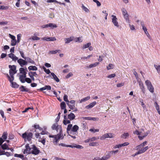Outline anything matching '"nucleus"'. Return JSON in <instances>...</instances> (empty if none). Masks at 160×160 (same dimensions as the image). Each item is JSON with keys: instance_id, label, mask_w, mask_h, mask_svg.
Listing matches in <instances>:
<instances>
[{"instance_id": "f257e3e1", "label": "nucleus", "mask_w": 160, "mask_h": 160, "mask_svg": "<svg viewBox=\"0 0 160 160\" xmlns=\"http://www.w3.org/2000/svg\"><path fill=\"white\" fill-rule=\"evenodd\" d=\"M147 141H145L136 147V150L138 151V152L140 154L144 152L149 148L148 146H146L144 147L147 144Z\"/></svg>"}, {"instance_id": "f03ea898", "label": "nucleus", "mask_w": 160, "mask_h": 160, "mask_svg": "<svg viewBox=\"0 0 160 160\" xmlns=\"http://www.w3.org/2000/svg\"><path fill=\"white\" fill-rule=\"evenodd\" d=\"M49 137L53 138V142L54 145H56L59 139H62L63 138L64 135L63 133H58L56 135H49Z\"/></svg>"}, {"instance_id": "7ed1b4c3", "label": "nucleus", "mask_w": 160, "mask_h": 160, "mask_svg": "<svg viewBox=\"0 0 160 160\" xmlns=\"http://www.w3.org/2000/svg\"><path fill=\"white\" fill-rule=\"evenodd\" d=\"M79 129V127L77 125L72 126V124H69L67 127V131L68 134H71L72 132H76Z\"/></svg>"}, {"instance_id": "20e7f679", "label": "nucleus", "mask_w": 160, "mask_h": 160, "mask_svg": "<svg viewBox=\"0 0 160 160\" xmlns=\"http://www.w3.org/2000/svg\"><path fill=\"white\" fill-rule=\"evenodd\" d=\"M143 129H142L141 131H139L136 130L133 131V133L134 134L138 135V138L140 140H142L147 136L148 134V133L147 132L143 133Z\"/></svg>"}, {"instance_id": "39448f33", "label": "nucleus", "mask_w": 160, "mask_h": 160, "mask_svg": "<svg viewBox=\"0 0 160 160\" xmlns=\"http://www.w3.org/2000/svg\"><path fill=\"white\" fill-rule=\"evenodd\" d=\"M121 11L123 17L126 22L130 23V21L129 17V15L127 10L125 8H122L121 9Z\"/></svg>"}, {"instance_id": "423d86ee", "label": "nucleus", "mask_w": 160, "mask_h": 160, "mask_svg": "<svg viewBox=\"0 0 160 160\" xmlns=\"http://www.w3.org/2000/svg\"><path fill=\"white\" fill-rule=\"evenodd\" d=\"M22 138L25 142L30 141L32 137V133L31 132H26L22 135Z\"/></svg>"}, {"instance_id": "0eeeda50", "label": "nucleus", "mask_w": 160, "mask_h": 160, "mask_svg": "<svg viewBox=\"0 0 160 160\" xmlns=\"http://www.w3.org/2000/svg\"><path fill=\"white\" fill-rule=\"evenodd\" d=\"M112 22L114 27L118 28L120 26L119 24L118 21V19L116 16L112 15L111 16Z\"/></svg>"}, {"instance_id": "6e6552de", "label": "nucleus", "mask_w": 160, "mask_h": 160, "mask_svg": "<svg viewBox=\"0 0 160 160\" xmlns=\"http://www.w3.org/2000/svg\"><path fill=\"white\" fill-rule=\"evenodd\" d=\"M145 83L149 91L153 93L154 92V88L151 82L148 80H147L145 82Z\"/></svg>"}, {"instance_id": "1a4fd4ad", "label": "nucleus", "mask_w": 160, "mask_h": 160, "mask_svg": "<svg viewBox=\"0 0 160 160\" xmlns=\"http://www.w3.org/2000/svg\"><path fill=\"white\" fill-rule=\"evenodd\" d=\"M52 128L53 130H56L57 132H59V133H62L61 126L58 125L57 123L53 124L52 127Z\"/></svg>"}, {"instance_id": "9d476101", "label": "nucleus", "mask_w": 160, "mask_h": 160, "mask_svg": "<svg viewBox=\"0 0 160 160\" xmlns=\"http://www.w3.org/2000/svg\"><path fill=\"white\" fill-rule=\"evenodd\" d=\"M40 151L34 145L31 146V153L37 155L40 152Z\"/></svg>"}, {"instance_id": "9b49d317", "label": "nucleus", "mask_w": 160, "mask_h": 160, "mask_svg": "<svg viewBox=\"0 0 160 160\" xmlns=\"http://www.w3.org/2000/svg\"><path fill=\"white\" fill-rule=\"evenodd\" d=\"M114 134L112 133H109L105 134L101 136L100 138L101 139H104L106 138H112L114 137Z\"/></svg>"}, {"instance_id": "f8f14e48", "label": "nucleus", "mask_w": 160, "mask_h": 160, "mask_svg": "<svg viewBox=\"0 0 160 160\" xmlns=\"http://www.w3.org/2000/svg\"><path fill=\"white\" fill-rule=\"evenodd\" d=\"M111 157V155L109 154H108L105 156H103L101 158L99 157H96L94 158L93 160H107L109 159Z\"/></svg>"}, {"instance_id": "ddd939ff", "label": "nucleus", "mask_w": 160, "mask_h": 160, "mask_svg": "<svg viewBox=\"0 0 160 160\" xmlns=\"http://www.w3.org/2000/svg\"><path fill=\"white\" fill-rule=\"evenodd\" d=\"M9 67L10 68L9 70L10 75H14L16 73V67L15 65L11 66L9 65Z\"/></svg>"}, {"instance_id": "4468645a", "label": "nucleus", "mask_w": 160, "mask_h": 160, "mask_svg": "<svg viewBox=\"0 0 160 160\" xmlns=\"http://www.w3.org/2000/svg\"><path fill=\"white\" fill-rule=\"evenodd\" d=\"M17 62L22 67H23L25 65H27L28 64V62L27 61L22 58L18 59L17 60Z\"/></svg>"}, {"instance_id": "2eb2a0df", "label": "nucleus", "mask_w": 160, "mask_h": 160, "mask_svg": "<svg viewBox=\"0 0 160 160\" xmlns=\"http://www.w3.org/2000/svg\"><path fill=\"white\" fill-rule=\"evenodd\" d=\"M9 37L12 39L11 41V45L12 46H15L17 43V41L15 37L10 34H9Z\"/></svg>"}, {"instance_id": "dca6fc26", "label": "nucleus", "mask_w": 160, "mask_h": 160, "mask_svg": "<svg viewBox=\"0 0 160 160\" xmlns=\"http://www.w3.org/2000/svg\"><path fill=\"white\" fill-rule=\"evenodd\" d=\"M31 147L30 148L28 144L25 145V149L24 150L23 153L28 154L31 153Z\"/></svg>"}, {"instance_id": "f3484780", "label": "nucleus", "mask_w": 160, "mask_h": 160, "mask_svg": "<svg viewBox=\"0 0 160 160\" xmlns=\"http://www.w3.org/2000/svg\"><path fill=\"white\" fill-rule=\"evenodd\" d=\"M73 37H71L68 38H65L64 39L65 44H68L74 40Z\"/></svg>"}, {"instance_id": "a211bd4d", "label": "nucleus", "mask_w": 160, "mask_h": 160, "mask_svg": "<svg viewBox=\"0 0 160 160\" xmlns=\"http://www.w3.org/2000/svg\"><path fill=\"white\" fill-rule=\"evenodd\" d=\"M19 71L20 72V73L22 74V75H26L27 74V72H26V71H27V69L26 68H19Z\"/></svg>"}, {"instance_id": "6ab92c4d", "label": "nucleus", "mask_w": 160, "mask_h": 160, "mask_svg": "<svg viewBox=\"0 0 160 160\" xmlns=\"http://www.w3.org/2000/svg\"><path fill=\"white\" fill-rule=\"evenodd\" d=\"M8 56L9 58H11L12 60L14 61H16L18 59V58L15 56L14 54L11 53L8 54Z\"/></svg>"}, {"instance_id": "aec40b11", "label": "nucleus", "mask_w": 160, "mask_h": 160, "mask_svg": "<svg viewBox=\"0 0 160 160\" xmlns=\"http://www.w3.org/2000/svg\"><path fill=\"white\" fill-rule=\"evenodd\" d=\"M96 104V102L95 101L89 104L85 108L87 109H89L93 107Z\"/></svg>"}, {"instance_id": "412c9836", "label": "nucleus", "mask_w": 160, "mask_h": 160, "mask_svg": "<svg viewBox=\"0 0 160 160\" xmlns=\"http://www.w3.org/2000/svg\"><path fill=\"white\" fill-rule=\"evenodd\" d=\"M81 8L82 10L86 13H88L90 12V10L87 8L83 4L81 5Z\"/></svg>"}, {"instance_id": "4be33fe9", "label": "nucleus", "mask_w": 160, "mask_h": 160, "mask_svg": "<svg viewBox=\"0 0 160 160\" xmlns=\"http://www.w3.org/2000/svg\"><path fill=\"white\" fill-rule=\"evenodd\" d=\"M99 63L98 62H96L94 63H92L90 64L87 67L88 68H91L94 67H96L98 65Z\"/></svg>"}, {"instance_id": "5701e85b", "label": "nucleus", "mask_w": 160, "mask_h": 160, "mask_svg": "<svg viewBox=\"0 0 160 160\" xmlns=\"http://www.w3.org/2000/svg\"><path fill=\"white\" fill-rule=\"evenodd\" d=\"M26 75H20L19 77V79L20 81L22 83H24L25 82Z\"/></svg>"}, {"instance_id": "b1692460", "label": "nucleus", "mask_w": 160, "mask_h": 160, "mask_svg": "<svg viewBox=\"0 0 160 160\" xmlns=\"http://www.w3.org/2000/svg\"><path fill=\"white\" fill-rule=\"evenodd\" d=\"M64 119L63 121V123L65 125H66L67 124H70L71 122L69 120H67V117L66 116H64Z\"/></svg>"}, {"instance_id": "393cba45", "label": "nucleus", "mask_w": 160, "mask_h": 160, "mask_svg": "<svg viewBox=\"0 0 160 160\" xmlns=\"http://www.w3.org/2000/svg\"><path fill=\"white\" fill-rule=\"evenodd\" d=\"M51 75L52 77L57 82H59V80L57 76L53 72L51 73Z\"/></svg>"}, {"instance_id": "a878e982", "label": "nucleus", "mask_w": 160, "mask_h": 160, "mask_svg": "<svg viewBox=\"0 0 160 160\" xmlns=\"http://www.w3.org/2000/svg\"><path fill=\"white\" fill-rule=\"evenodd\" d=\"M75 118V115L72 113H71L68 115V118L71 120L74 119Z\"/></svg>"}, {"instance_id": "bb28decb", "label": "nucleus", "mask_w": 160, "mask_h": 160, "mask_svg": "<svg viewBox=\"0 0 160 160\" xmlns=\"http://www.w3.org/2000/svg\"><path fill=\"white\" fill-rule=\"evenodd\" d=\"M90 96H87L84 98L81 99L79 100L80 103H82L83 102H85L90 99Z\"/></svg>"}, {"instance_id": "cd10ccee", "label": "nucleus", "mask_w": 160, "mask_h": 160, "mask_svg": "<svg viewBox=\"0 0 160 160\" xmlns=\"http://www.w3.org/2000/svg\"><path fill=\"white\" fill-rule=\"evenodd\" d=\"M74 40L76 42H81L83 41V38L82 37L76 38Z\"/></svg>"}, {"instance_id": "c85d7f7f", "label": "nucleus", "mask_w": 160, "mask_h": 160, "mask_svg": "<svg viewBox=\"0 0 160 160\" xmlns=\"http://www.w3.org/2000/svg\"><path fill=\"white\" fill-rule=\"evenodd\" d=\"M89 145L90 146L97 147L99 145V144L98 142H93L90 143Z\"/></svg>"}, {"instance_id": "c756f323", "label": "nucleus", "mask_w": 160, "mask_h": 160, "mask_svg": "<svg viewBox=\"0 0 160 160\" xmlns=\"http://www.w3.org/2000/svg\"><path fill=\"white\" fill-rule=\"evenodd\" d=\"M154 66L157 72L158 73H160V65L154 64Z\"/></svg>"}, {"instance_id": "7c9ffc66", "label": "nucleus", "mask_w": 160, "mask_h": 160, "mask_svg": "<svg viewBox=\"0 0 160 160\" xmlns=\"http://www.w3.org/2000/svg\"><path fill=\"white\" fill-rule=\"evenodd\" d=\"M29 70L36 71L38 70V68L35 66H30L28 67Z\"/></svg>"}, {"instance_id": "2f4dec72", "label": "nucleus", "mask_w": 160, "mask_h": 160, "mask_svg": "<svg viewBox=\"0 0 160 160\" xmlns=\"http://www.w3.org/2000/svg\"><path fill=\"white\" fill-rule=\"evenodd\" d=\"M91 43L90 42H88V43H86L83 45L82 47V49H85L86 48H88L89 46L91 45Z\"/></svg>"}, {"instance_id": "473e14b6", "label": "nucleus", "mask_w": 160, "mask_h": 160, "mask_svg": "<svg viewBox=\"0 0 160 160\" xmlns=\"http://www.w3.org/2000/svg\"><path fill=\"white\" fill-rule=\"evenodd\" d=\"M48 26L49 28H50L52 29L57 27V26L56 24L51 23H48Z\"/></svg>"}, {"instance_id": "72a5a7b5", "label": "nucleus", "mask_w": 160, "mask_h": 160, "mask_svg": "<svg viewBox=\"0 0 160 160\" xmlns=\"http://www.w3.org/2000/svg\"><path fill=\"white\" fill-rule=\"evenodd\" d=\"M8 79L10 82H13V80H14V78L13 77V75H10V76L8 75L7 76Z\"/></svg>"}, {"instance_id": "f704fd0d", "label": "nucleus", "mask_w": 160, "mask_h": 160, "mask_svg": "<svg viewBox=\"0 0 160 160\" xmlns=\"http://www.w3.org/2000/svg\"><path fill=\"white\" fill-rule=\"evenodd\" d=\"M3 150H9V148L8 147V145L6 143H4L1 146Z\"/></svg>"}, {"instance_id": "c9c22d12", "label": "nucleus", "mask_w": 160, "mask_h": 160, "mask_svg": "<svg viewBox=\"0 0 160 160\" xmlns=\"http://www.w3.org/2000/svg\"><path fill=\"white\" fill-rule=\"evenodd\" d=\"M8 136V133L7 132H4L2 134V138L5 141L7 138Z\"/></svg>"}, {"instance_id": "e433bc0d", "label": "nucleus", "mask_w": 160, "mask_h": 160, "mask_svg": "<svg viewBox=\"0 0 160 160\" xmlns=\"http://www.w3.org/2000/svg\"><path fill=\"white\" fill-rule=\"evenodd\" d=\"M38 141L39 142H41L43 145L45 144V140L43 137L40 138L38 139Z\"/></svg>"}, {"instance_id": "4c0bfd02", "label": "nucleus", "mask_w": 160, "mask_h": 160, "mask_svg": "<svg viewBox=\"0 0 160 160\" xmlns=\"http://www.w3.org/2000/svg\"><path fill=\"white\" fill-rule=\"evenodd\" d=\"M59 51L60 50L58 49H56L55 50L50 51L49 52V53L52 54H55Z\"/></svg>"}, {"instance_id": "58836bf2", "label": "nucleus", "mask_w": 160, "mask_h": 160, "mask_svg": "<svg viewBox=\"0 0 160 160\" xmlns=\"http://www.w3.org/2000/svg\"><path fill=\"white\" fill-rule=\"evenodd\" d=\"M60 107L62 109H65L66 108V104L64 102H62L60 104Z\"/></svg>"}, {"instance_id": "ea45409f", "label": "nucleus", "mask_w": 160, "mask_h": 160, "mask_svg": "<svg viewBox=\"0 0 160 160\" xmlns=\"http://www.w3.org/2000/svg\"><path fill=\"white\" fill-rule=\"evenodd\" d=\"M114 68V65L112 64H109L108 66H107V70H109L111 69H112Z\"/></svg>"}, {"instance_id": "a19ab883", "label": "nucleus", "mask_w": 160, "mask_h": 160, "mask_svg": "<svg viewBox=\"0 0 160 160\" xmlns=\"http://www.w3.org/2000/svg\"><path fill=\"white\" fill-rule=\"evenodd\" d=\"M42 68L44 71L47 74H49L50 73H51L50 70L49 69H47L44 66H43Z\"/></svg>"}, {"instance_id": "79ce46f5", "label": "nucleus", "mask_w": 160, "mask_h": 160, "mask_svg": "<svg viewBox=\"0 0 160 160\" xmlns=\"http://www.w3.org/2000/svg\"><path fill=\"white\" fill-rule=\"evenodd\" d=\"M129 136V134L128 133H124L123 134H122V138H124V139H126Z\"/></svg>"}, {"instance_id": "37998d69", "label": "nucleus", "mask_w": 160, "mask_h": 160, "mask_svg": "<svg viewBox=\"0 0 160 160\" xmlns=\"http://www.w3.org/2000/svg\"><path fill=\"white\" fill-rule=\"evenodd\" d=\"M31 39L33 40L37 41L40 40V38L39 37H38L37 36L34 35L32 37Z\"/></svg>"}, {"instance_id": "c03bdc74", "label": "nucleus", "mask_w": 160, "mask_h": 160, "mask_svg": "<svg viewBox=\"0 0 160 160\" xmlns=\"http://www.w3.org/2000/svg\"><path fill=\"white\" fill-rule=\"evenodd\" d=\"M139 102L141 103V105L143 108L145 109L146 108V106L143 102V100L142 99H139Z\"/></svg>"}, {"instance_id": "a18cd8bd", "label": "nucleus", "mask_w": 160, "mask_h": 160, "mask_svg": "<svg viewBox=\"0 0 160 160\" xmlns=\"http://www.w3.org/2000/svg\"><path fill=\"white\" fill-rule=\"evenodd\" d=\"M12 87L14 88H17L18 87V85L15 82H11Z\"/></svg>"}, {"instance_id": "49530a36", "label": "nucleus", "mask_w": 160, "mask_h": 160, "mask_svg": "<svg viewBox=\"0 0 160 160\" xmlns=\"http://www.w3.org/2000/svg\"><path fill=\"white\" fill-rule=\"evenodd\" d=\"M28 75L29 77L31 78L33 81H34L35 80V79L34 78V77L33 76L32 73V72H28Z\"/></svg>"}, {"instance_id": "de8ad7c7", "label": "nucleus", "mask_w": 160, "mask_h": 160, "mask_svg": "<svg viewBox=\"0 0 160 160\" xmlns=\"http://www.w3.org/2000/svg\"><path fill=\"white\" fill-rule=\"evenodd\" d=\"M67 104L69 108L71 109H73L75 107L74 104L71 105L69 104V102H67Z\"/></svg>"}, {"instance_id": "09e8293b", "label": "nucleus", "mask_w": 160, "mask_h": 160, "mask_svg": "<svg viewBox=\"0 0 160 160\" xmlns=\"http://www.w3.org/2000/svg\"><path fill=\"white\" fill-rule=\"evenodd\" d=\"M27 62H28L29 63H31V64H35L34 61L33 60L31 59L30 58H28L27 59Z\"/></svg>"}, {"instance_id": "8fccbe9b", "label": "nucleus", "mask_w": 160, "mask_h": 160, "mask_svg": "<svg viewBox=\"0 0 160 160\" xmlns=\"http://www.w3.org/2000/svg\"><path fill=\"white\" fill-rule=\"evenodd\" d=\"M116 76V74L114 73L112 74L108 75L107 77L109 79H111L112 78H114Z\"/></svg>"}, {"instance_id": "3c124183", "label": "nucleus", "mask_w": 160, "mask_h": 160, "mask_svg": "<svg viewBox=\"0 0 160 160\" xmlns=\"http://www.w3.org/2000/svg\"><path fill=\"white\" fill-rule=\"evenodd\" d=\"M63 100L67 103L69 102L68 99V96L66 94H65L63 97Z\"/></svg>"}, {"instance_id": "603ef678", "label": "nucleus", "mask_w": 160, "mask_h": 160, "mask_svg": "<svg viewBox=\"0 0 160 160\" xmlns=\"http://www.w3.org/2000/svg\"><path fill=\"white\" fill-rule=\"evenodd\" d=\"M140 89H141L142 92L144 94L145 92V90L144 88V87L143 85H142V86L140 87Z\"/></svg>"}, {"instance_id": "864d4df0", "label": "nucleus", "mask_w": 160, "mask_h": 160, "mask_svg": "<svg viewBox=\"0 0 160 160\" xmlns=\"http://www.w3.org/2000/svg\"><path fill=\"white\" fill-rule=\"evenodd\" d=\"M129 26L130 29L132 31H135V28L134 26L133 25H131L130 24H129Z\"/></svg>"}, {"instance_id": "5fc2aeb1", "label": "nucleus", "mask_w": 160, "mask_h": 160, "mask_svg": "<svg viewBox=\"0 0 160 160\" xmlns=\"http://www.w3.org/2000/svg\"><path fill=\"white\" fill-rule=\"evenodd\" d=\"M142 27V29L144 31L145 33L146 32H148L147 29L146 27L145 26L144 24L142 23L141 24Z\"/></svg>"}, {"instance_id": "6e6d98bb", "label": "nucleus", "mask_w": 160, "mask_h": 160, "mask_svg": "<svg viewBox=\"0 0 160 160\" xmlns=\"http://www.w3.org/2000/svg\"><path fill=\"white\" fill-rule=\"evenodd\" d=\"M20 89L22 92H24L27 91L26 88H25V87L22 86L20 88Z\"/></svg>"}, {"instance_id": "4d7b16f0", "label": "nucleus", "mask_w": 160, "mask_h": 160, "mask_svg": "<svg viewBox=\"0 0 160 160\" xmlns=\"http://www.w3.org/2000/svg\"><path fill=\"white\" fill-rule=\"evenodd\" d=\"M93 1L96 3L97 7H100L101 6V4L100 2L98 0H93Z\"/></svg>"}, {"instance_id": "13d9d810", "label": "nucleus", "mask_w": 160, "mask_h": 160, "mask_svg": "<svg viewBox=\"0 0 160 160\" xmlns=\"http://www.w3.org/2000/svg\"><path fill=\"white\" fill-rule=\"evenodd\" d=\"M50 37H43L41 38L43 40L46 41H50Z\"/></svg>"}, {"instance_id": "bf43d9fd", "label": "nucleus", "mask_w": 160, "mask_h": 160, "mask_svg": "<svg viewBox=\"0 0 160 160\" xmlns=\"http://www.w3.org/2000/svg\"><path fill=\"white\" fill-rule=\"evenodd\" d=\"M73 74L71 72H69L67 75L66 76V78H68L72 76Z\"/></svg>"}, {"instance_id": "052dcab7", "label": "nucleus", "mask_w": 160, "mask_h": 160, "mask_svg": "<svg viewBox=\"0 0 160 160\" xmlns=\"http://www.w3.org/2000/svg\"><path fill=\"white\" fill-rule=\"evenodd\" d=\"M75 148L78 149H82L83 148V147L81 145L75 144Z\"/></svg>"}, {"instance_id": "680f3d73", "label": "nucleus", "mask_w": 160, "mask_h": 160, "mask_svg": "<svg viewBox=\"0 0 160 160\" xmlns=\"http://www.w3.org/2000/svg\"><path fill=\"white\" fill-rule=\"evenodd\" d=\"M89 131L92 132L93 133H95L96 132H98L99 131V129H91L89 130Z\"/></svg>"}, {"instance_id": "e2e57ef3", "label": "nucleus", "mask_w": 160, "mask_h": 160, "mask_svg": "<svg viewBox=\"0 0 160 160\" xmlns=\"http://www.w3.org/2000/svg\"><path fill=\"white\" fill-rule=\"evenodd\" d=\"M0 113L3 118H4V120H6V118L4 117V112L2 110H0Z\"/></svg>"}, {"instance_id": "0e129e2a", "label": "nucleus", "mask_w": 160, "mask_h": 160, "mask_svg": "<svg viewBox=\"0 0 160 160\" xmlns=\"http://www.w3.org/2000/svg\"><path fill=\"white\" fill-rule=\"evenodd\" d=\"M41 135L40 133H37L35 134V137L37 138H38L39 139L40 138L43 137L42 136H41Z\"/></svg>"}, {"instance_id": "69168bd1", "label": "nucleus", "mask_w": 160, "mask_h": 160, "mask_svg": "<svg viewBox=\"0 0 160 160\" xmlns=\"http://www.w3.org/2000/svg\"><path fill=\"white\" fill-rule=\"evenodd\" d=\"M91 139V142H93L94 141H95L96 140H97L98 139V138H97L96 137H93L91 138H90Z\"/></svg>"}, {"instance_id": "338daca9", "label": "nucleus", "mask_w": 160, "mask_h": 160, "mask_svg": "<svg viewBox=\"0 0 160 160\" xmlns=\"http://www.w3.org/2000/svg\"><path fill=\"white\" fill-rule=\"evenodd\" d=\"M31 78H26L25 79V82H27L28 83H30L32 82V80Z\"/></svg>"}, {"instance_id": "774afa93", "label": "nucleus", "mask_w": 160, "mask_h": 160, "mask_svg": "<svg viewBox=\"0 0 160 160\" xmlns=\"http://www.w3.org/2000/svg\"><path fill=\"white\" fill-rule=\"evenodd\" d=\"M124 82H121L118 83L117 84V87H121L124 86Z\"/></svg>"}]
</instances>
